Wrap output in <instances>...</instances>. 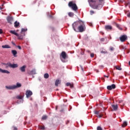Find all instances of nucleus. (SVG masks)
Instances as JSON below:
<instances>
[{"label":"nucleus","mask_w":130,"mask_h":130,"mask_svg":"<svg viewBox=\"0 0 130 130\" xmlns=\"http://www.w3.org/2000/svg\"><path fill=\"white\" fill-rule=\"evenodd\" d=\"M45 79H48L49 78V74L48 73H45L44 75Z\"/></svg>","instance_id":"obj_23"},{"label":"nucleus","mask_w":130,"mask_h":130,"mask_svg":"<svg viewBox=\"0 0 130 130\" xmlns=\"http://www.w3.org/2000/svg\"><path fill=\"white\" fill-rule=\"evenodd\" d=\"M74 15L75 14L73 12H69L68 13V15L69 16V17H71V18H73V17H74Z\"/></svg>","instance_id":"obj_22"},{"label":"nucleus","mask_w":130,"mask_h":130,"mask_svg":"<svg viewBox=\"0 0 130 130\" xmlns=\"http://www.w3.org/2000/svg\"><path fill=\"white\" fill-rule=\"evenodd\" d=\"M104 77H105V78H109V75H108V76L104 75Z\"/></svg>","instance_id":"obj_41"},{"label":"nucleus","mask_w":130,"mask_h":130,"mask_svg":"<svg viewBox=\"0 0 130 130\" xmlns=\"http://www.w3.org/2000/svg\"><path fill=\"white\" fill-rule=\"evenodd\" d=\"M55 109H56V110H57V106H56Z\"/></svg>","instance_id":"obj_49"},{"label":"nucleus","mask_w":130,"mask_h":130,"mask_svg":"<svg viewBox=\"0 0 130 130\" xmlns=\"http://www.w3.org/2000/svg\"><path fill=\"white\" fill-rule=\"evenodd\" d=\"M94 53H92L90 54V57H94Z\"/></svg>","instance_id":"obj_35"},{"label":"nucleus","mask_w":130,"mask_h":130,"mask_svg":"<svg viewBox=\"0 0 130 130\" xmlns=\"http://www.w3.org/2000/svg\"><path fill=\"white\" fill-rule=\"evenodd\" d=\"M2 48H11V46H10L9 45H5L2 46Z\"/></svg>","instance_id":"obj_21"},{"label":"nucleus","mask_w":130,"mask_h":130,"mask_svg":"<svg viewBox=\"0 0 130 130\" xmlns=\"http://www.w3.org/2000/svg\"><path fill=\"white\" fill-rule=\"evenodd\" d=\"M59 84H60V81L58 79H57L55 82V85L56 87H58Z\"/></svg>","instance_id":"obj_19"},{"label":"nucleus","mask_w":130,"mask_h":130,"mask_svg":"<svg viewBox=\"0 0 130 130\" xmlns=\"http://www.w3.org/2000/svg\"><path fill=\"white\" fill-rule=\"evenodd\" d=\"M116 27H117V28H119L120 26H119V24H116Z\"/></svg>","instance_id":"obj_43"},{"label":"nucleus","mask_w":130,"mask_h":130,"mask_svg":"<svg viewBox=\"0 0 130 130\" xmlns=\"http://www.w3.org/2000/svg\"><path fill=\"white\" fill-rule=\"evenodd\" d=\"M90 15H93V14H94L95 12H94V11L91 10L90 11Z\"/></svg>","instance_id":"obj_34"},{"label":"nucleus","mask_w":130,"mask_h":130,"mask_svg":"<svg viewBox=\"0 0 130 130\" xmlns=\"http://www.w3.org/2000/svg\"><path fill=\"white\" fill-rule=\"evenodd\" d=\"M113 49H114L113 47H111L110 48V50L112 51V50H113Z\"/></svg>","instance_id":"obj_45"},{"label":"nucleus","mask_w":130,"mask_h":130,"mask_svg":"<svg viewBox=\"0 0 130 130\" xmlns=\"http://www.w3.org/2000/svg\"><path fill=\"white\" fill-rule=\"evenodd\" d=\"M116 70H118V71H121L122 69L120 68V67L117 66H115Z\"/></svg>","instance_id":"obj_26"},{"label":"nucleus","mask_w":130,"mask_h":130,"mask_svg":"<svg viewBox=\"0 0 130 130\" xmlns=\"http://www.w3.org/2000/svg\"><path fill=\"white\" fill-rule=\"evenodd\" d=\"M46 118H47V116H43L42 119H43V120H45Z\"/></svg>","instance_id":"obj_31"},{"label":"nucleus","mask_w":130,"mask_h":130,"mask_svg":"<svg viewBox=\"0 0 130 130\" xmlns=\"http://www.w3.org/2000/svg\"><path fill=\"white\" fill-rule=\"evenodd\" d=\"M2 7H4V4L2 5Z\"/></svg>","instance_id":"obj_52"},{"label":"nucleus","mask_w":130,"mask_h":130,"mask_svg":"<svg viewBox=\"0 0 130 130\" xmlns=\"http://www.w3.org/2000/svg\"><path fill=\"white\" fill-rule=\"evenodd\" d=\"M17 47L18 49H19L20 50H21L22 49V48L21 47V46H17Z\"/></svg>","instance_id":"obj_39"},{"label":"nucleus","mask_w":130,"mask_h":130,"mask_svg":"<svg viewBox=\"0 0 130 130\" xmlns=\"http://www.w3.org/2000/svg\"><path fill=\"white\" fill-rule=\"evenodd\" d=\"M61 56L63 59H66V58H68V56H67V53L64 51H63L61 53Z\"/></svg>","instance_id":"obj_13"},{"label":"nucleus","mask_w":130,"mask_h":130,"mask_svg":"<svg viewBox=\"0 0 130 130\" xmlns=\"http://www.w3.org/2000/svg\"><path fill=\"white\" fill-rule=\"evenodd\" d=\"M80 68H81V70L82 71V72H84V68H83V67L80 66Z\"/></svg>","instance_id":"obj_36"},{"label":"nucleus","mask_w":130,"mask_h":130,"mask_svg":"<svg viewBox=\"0 0 130 130\" xmlns=\"http://www.w3.org/2000/svg\"><path fill=\"white\" fill-rule=\"evenodd\" d=\"M100 41H101V42H104V41H105V39H104V38H101V39H100Z\"/></svg>","instance_id":"obj_33"},{"label":"nucleus","mask_w":130,"mask_h":130,"mask_svg":"<svg viewBox=\"0 0 130 130\" xmlns=\"http://www.w3.org/2000/svg\"><path fill=\"white\" fill-rule=\"evenodd\" d=\"M88 3L91 8L97 10L99 6L104 4V0H88Z\"/></svg>","instance_id":"obj_2"},{"label":"nucleus","mask_w":130,"mask_h":130,"mask_svg":"<svg viewBox=\"0 0 130 130\" xmlns=\"http://www.w3.org/2000/svg\"><path fill=\"white\" fill-rule=\"evenodd\" d=\"M0 34H3V29H0Z\"/></svg>","instance_id":"obj_37"},{"label":"nucleus","mask_w":130,"mask_h":130,"mask_svg":"<svg viewBox=\"0 0 130 130\" xmlns=\"http://www.w3.org/2000/svg\"><path fill=\"white\" fill-rule=\"evenodd\" d=\"M28 74L29 75H36V70L32 69L31 71L28 72Z\"/></svg>","instance_id":"obj_14"},{"label":"nucleus","mask_w":130,"mask_h":130,"mask_svg":"<svg viewBox=\"0 0 130 130\" xmlns=\"http://www.w3.org/2000/svg\"><path fill=\"white\" fill-rule=\"evenodd\" d=\"M127 125V122L126 121H124L122 124V127H125Z\"/></svg>","instance_id":"obj_25"},{"label":"nucleus","mask_w":130,"mask_h":130,"mask_svg":"<svg viewBox=\"0 0 130 130\" xmlns=\"http://www.w3.org/2000/svg\"><path fill=\"white\" fill-rule=\"evenodd\" d=\"M105 29L106 30H112V26L111 25H106L105 26Z\"/></svg>","instance_id":"obj_17"},{"label":"nucleus","mask_w":130,"mask_h":130,"mask_svg":"<svg viewBox=\"0 0 130 130\" xmlns=\"http://www.w3.org/2000/svg\"><path fill=\"white\" fill-rule=\"evenodd\" d=\"M2 10H3V8L0 7V11Z\"/></svg>","instance_id":"obj_48"},{"label":"nucleus","mask_w":130,"mask_h":130,"mask_svg":"<svg viewBox=\"0 0 130 130\" xmlns=\"http://www.w3.org/2000/svg\"><path fill=\"white\" fill-rule=\"evenodd\" d=\"M69 122H70V120H68L66 121V124H68Z\"/></svg>","instance_id":"obj_40"},{"label":"nucleus","mask_w":130,"mask_h":130,"mask_svg":"<svg viewBox=\"0 0 130 130\" xmlns=\"http://www.w3.org/2000/svg\"><path fill=\"white\" fill-rule=\"evenodd\" d=\"M88 52H90V51H88Z\"/></svg>","instance_id":"obj_53"},{"label":"nucleus","mask_w":130,"mask_h":130,"mask_svg":"<svg viewBox=\"0 0 130 130\" xmlns=\"http://www.w3.org/2000/svg\"><path fill=\"white\" fill-rule=\"evenodd\" d=\"M72 27L75 32H82L86 30V25L81 20L74 22L72 24Z\"/></svg>","instance_id":"obj_1"},{"label":"nucleus","mask_w":130,"mask_h":130,"mask_svg":"<svg viewBox=\"0 0 130 130\" xmlns=\"http://www.w3.org/2000/svg\"><path fill=\"white\" fill-rule=\"evenodd\" d=\"M12 44H13V45H14V46H16V44H15L14 42H12Z\"/></svg>","instance_id":"obj_38"},{"label":"nucleus","mask_w":130,"mask_h":130,"mask_svg":"<svg viewBox=\"0 0 130 130\" xmlns=\"http://www.w3.org/2000/svg\"><path fill=\"white\" fill-rule=\"evenodd\" d=\"M20 70L22 73H24L26 71V65H24L20 68Z\"/></svg>","instance_id":"obj_16"},{"label":"nucleus","mask_w":130,"mask_h":130,"mask_svg":"<svg viewBox=\"0 0 130 130\" xmlns=\"http://www.w3.org/2000/svg\"><path fill=\"white\" fill-rule=\"evenodd\" d=\"M10 32L11 34H13L14 35H15L16 36H17V37H18V39H23V37H22V36H20L18 33L16 32V31L10 30Z\"/></svg>","instance_id":"obj_7"},{"label":"nucleus","mask_w":130,"mask_h":130,"mask_svg":"<svg viewBox=\"0 0 130 130\" xmlns=\"http://www.w3.org/2000/svg\"><path fill=\"white\" fill-rule=\"evenodd\" d=\"M115 88H116V85H115L114 84H113L111 85H108L107 87V89L110 91L112 90V89H115Z\"/></svg>","instance_id":"obj_9"},{"label":"nucleus","mask_w":130,"mask_h":130,"mask_svg":"<svg viewBox=\"0 0 130 130\" xmlns=\"http://www.w3.org/2000/svg\"><path fill=\"white\" fill-rule=\"evenodd\" d=\"M68 6L75 12L78 10V6H77V4L74 3L73 1L70 2L68 4Z\"/></svg>","instance_id":"obj_4"},{"label":"nucleus","mask_w":130,"mask_h":130,"mask_svg":"<svg viewBox=\"0 0 130 130\" xmlns=\"http://www.w3.org/2000/svg\"><path fill=\"white\" fill-rule=\"evenodd\" d=\"M21 87H22V84L17 82L16 85L6 86L5 88L7 89V90H15V89H18V88H21Z\"/></svg>","instance_id":"obj_3"},{"label":"nucleus","mask_w":130,"mask_h":130,"mask_svg":"<svg viewBox=\"0 0 130 130\" xmlns=\"http://www.w3.org/2000/svg\"><path fill=\"white\" fill-rule=\"evenodd\" d=\"M66 86H70V87L74 88V85L72 84L71 83H66Z\"/></svg>","instance_id":"obj_24"},{"label":"nucleus","mask_w":130,"mask_h":130,"mask_svg":"<svg viewBox=\"0 0 130 130\" xmlns=\"http://www.w3.org/2000/svg\"><path fill=\"white\" fill-rule=\"evenodd\" d=\"M19 25H20V23H19L17 21H15L14 23V27L15 28H18V27H19Z\"/></svg>","instance_id":"obj_20"},{"label":"nucleus","mask_w":130,"mask_h":130,"mask_svg":"<svg viewBox=\"0 0 130 130\" xmlns=\"http://www.w3.org/2000/svg\"><path fill=\"white\" fill-rule=\"evenodd\" d=\"M127 39V37L125 35H123L120 37L121 42H124Z\"/></svg>","instance_id":"obj_10"},{"label":"nucleus","mask_w":130,"mask_h":130,"mask_svg":"<svg viewBox=\"0 0 130 130\" xmlns=\"http://www.w3.org/2000/svg\"><path fill=\"white\" fill-rule=\"evenodd\" d=\"M14 130H18L17 127H14Z\"/></svg>","instance_id":"obj_42"},{"label":"nucleus","mask_w":130,"mask_h":130,"mask_svg":"<svg viewBox=\"0 0 130 130\" xmlns=\"http://www.w3.org/2000/svg\"><path fill=\"white\" fill-rule=\"evenodd\" d=\"M25 95H26V98H29V97H31L32 95H33V92L31 91L30 90H26Z\"/></svg>","instance_id":"obj_8"},{"label":"nucleus","mask_w":130,"mask_h":130,"mask_svg":"<svg viewBox=\"0 0 130 130\" xmlns=\"http://www.w3.org/2000/svg\"><path fill=\"white\" fill-rule=\"evenodd\" d=\"M97 130H103L102 129V128L101 127V126H98V127H97V129H96Z\"/></svg>","instance_id":"obj_32"},{"label":"nucleus","mask_w":130,"mask_h":130,"mask_svg":"<svg viewBox=\"0 0 130 130\" xmlns=\"http://www.w3.org/2000/svg\"><path fill=\"white\" fill-rule=\"evenodd\" d=\"M101 53H103L104 54H106V53H108V52L106 50H102L101 51Z\"/></svg>","instance_id":"obj_28"},{"label":"nucleus","mask_w":130,"mask_h":130,"mask_svg":"<svg viewBox=\"0 0 130 130\" xmlns=\"http://www.w3.org/2000/svg\"><path fill=\"white\" fill-rule=\"evenodd\" d=\"M81 54H82V55L84 54V51L83 52H81Z\"/></svg>","instance_id":"obj_47"},{"label":"nucleus","mask_w":130,"mask_h":130,"mask_svg":"<svg viewBox=\"0 0 130 130\" xmlns=\"http://www.w3.org/2000/svg\"><path fill=\"white\" fill-rule=\"evenodd\" d=\"M96 73H99V71L96 70Z\"/></svg>","instance_id":"obj_50"},{"label":"nucleus","mask_w":130,"mask_h":130,"mask_svg":"<svg viewBox=\"0 0 130 130\" xmlns=\"http://www.w3.org/2000/svg\"><path fill=\"white\" fill-rule=\"evenodd\" d=\"M0 72L3 74H10V72L8 70H3L0 68Z\"/></svg>","instance_id":"obj_15"},{"label":"nucleus","mask_w":130,"mask_h":130,"mask_svg":"<svg viewBox=\"0 0 130 130\" xmlns=\"http://www.w3.org/2000/svg\"><path fill=\"white\" fill-rule=\"evenodd\" d=\"M11 52H12V54H13V56H15V57H16L17 54L18 53L17 52V51H16L15 50H12L11 51Z\"/></svg>","instance_id":"obj_18"},{"label":"nucleus","mask_w":130,"mask_h":130,"mask_svg":"<svg viewBox=\"0 0 130 130\" xmlns=\"http://www.w3.org/2000/svg\"><path fill=\"white\" fill-rule=\"evenodd\" d=\"M36 2H34L33 4H36Z\"/></svg>","instance_id":"obj_51"},{"label":"nucleus","mask_w":130,"mask_h":130,"mask_svg":"<svg viewBox=\"0 0 130 130\" xmlns=\"http://www.w3.org/2000/svg\"><path fill=\"white\" fill-rule=\"evenodd\" d=\"M111 106L113 111H117L118 109V106L117 105H112Z\"/></svg>","instance_id":"obj_12"},{"label":"nucleus","mask_w":130,"mask_h":130,"mask_svg":"<svg viewBox=\"0 0 130 130\" xmlns=\"http://www.w3.org/2000/svg\"><path fill=\"white\" fill-rule=\"evenodd\" d=\"M6 19L9 24H10V25H12V24H13V22H14V18H13V17L9 16L7 17Z\"/></svg>","instance_id":"obj_6"},{"label":"nucleus","mask_w":130,"mask_h":130,"mask_svg":"<svg viewBox=\"0 0 130 130\" xmlns=\"http://www.w3.org/2000/svg\"><path fill=\"white\" fill-rule=\"evenodd\" d=\"M17 99L22 100L23 99V96L22 95H17L16 96Z\"/></svg>","instance_id":"obj_27"},{"label":"nucleus","mask_w":130,"mask_h":130,"mask_svg":"<svg viewBox=\"0 0 130 130\" xmlns=\"http://www.w3.org/2000/svg\"><path fill=\"white\" fill-rule=\"evenodd\" d=\"M5 66H6V68L8 69V68H12V69H15L16 68H18L17 64H11V63H4Z\"/></svg>","instance_id":"obj_5"},{"label":"nucleus","mask_w":130,"mask_h":130,"mask_svg":"<svg viewBox=\"0 0 130 130\" xmlns=\"http://www.w3.org/2000/svg\"><path fill=\"white\" fill-rule=\"evenodd\" d=\"M94 114H96L97 116V117H99V118H101V117H102V116H103V114H99V111H94Z\"/></svg>","instance_id":"obj_11"},{"label":"nucleus","mask_w":130,"mask_h":130,"mask_svg":"<svg viewBox=\"0 0 130 130\" xmlns=\"http://www.w3.org/2000/svg\"><path fill=\"white\" fill-rule=\"evenodd\" d=\"M119 29L120 30H122V28H121V27H119Z\"/></svg>","instance_id":"obj_46"},{"label":"nucleus","mask_w":130,"mask_h":130,"mask_svg":"<svg viewBox=\"0 0 130 130\" xmlns=\"http://www.w3.org/2000/svg\"><path fill=\"white\" fill-rule=\"evenodd\" d=\"M26 31H27V28H22L21 33H23V32H26Z\"/></svg>","instance_id":"obj_30"},{"label":"nucleus","mask_w":130,"mask_h":130,"mask_svg":"<svg viewBox=\"0 0 130 130\" xmlns=\"http://www.w3.org/2000/svg\"><path fill=\"white\" fill-rule=\"evenodd\" d=\"M39 128H40V129H45V127L44 126L39 125Z\"/></svg>","instance_id":"obj_29"},{"label":"nucleus","mask_w":130,"mask_h":130,"mask_svg":"<svg viewBox=\"0 0 130 130\" xmlns=\"http://www.w3.org/2000/svg\"><path fill=\"white\" fill-rule=\"evenodd\" d=\"M127 17H130V12L127 15Z\"/></svg>","instance_id":"obj_44"}]
</instances>
